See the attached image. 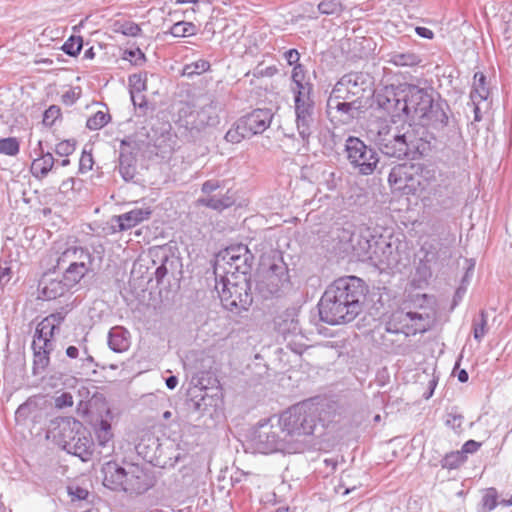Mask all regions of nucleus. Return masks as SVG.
Masks as SVG:
<instances>
[{
	"label": "nucleus",
	"instance_id": "59",
	"mask_svg": "<svg viewBox=\"0 0 512 512\" xmlns=\"http://www.w3.org/2000/svg\"><path fill=\"white\" fill-rule=\"evenodd\" d=\"M223 186H224V181H219L218 179H210V180L205 181L202 184L201 192L203 194H206V196H212L211 194L214 191L222 188Z\"/></svg>",
	"mask_w": 512,
	"mask_h": 512
},
{
	"label": "nucleus",
	"instance_id": "26",
	"mask_svg": "<svg viewBox=\"0 0 512 512\" xmlns=\"http://www.w3.org/2000/svg\"><path fill=\"white\" fill-rule=\"evenodd\" d=\"M119 173L125 181L132 180L136 174V156L126 140L121 141Z\"/></svg>",
	"mask_w": 512,
	"mask_h": 512
},
{
	"label": "nucleus",
	"instance_id": "39",
	"mask_svg": "<svg viewBox=\"0 0 512 512\" xmlns=\"http://www.w3.org/2000/svg\"><path fill=\"white\" fill-rule=\"evenodd\" d=\"M350 246L355 255L360 258H371L370 249L371 241L366 236L360 234H352L350 236Z\"/></svg>",
	"mask_w": 512,
	"mask_h": 512
},
{
	"label": "nucleus",
	"instance_id": "2",
	"mask_svg": "<svg viewBox=\"0 0 512 512\" xmlns=\"http://www.w3.org/2000/svg\"><path fill=\"white\" fill-rule=\"evenodd\" d=\"M367 293V285L356 276L334 280L318 303L320 319L329 325L353 321L362 312Z\"/></svg>",
	"mask_w": 512,
	"mask_h": 512
},
{
	"label": "nucleus",
	"instance_id": "29",
	"mask_svg": "<svg viewBox=\"0 0 512 512\" xmlns=\"http://www.w3.org/2000/svg\"><path fill=\"white\" fill-rule=\"evenodd\" d=\"M449 121L448 115L442 103L432 102L431 109H428L424 117L421 118L420 124L423 126H431L434 129H443Z\"/></svg>",
	"mask_w": 512,
	"mask_h": 512
},
{
	"label": "nucleus",
	"instance_id": "43",
	"mask_svg": "<svg viewBox=\"0 0 512 512\" xmlns=\"http://www.w3.org/2000/svg\"><path fill=\"white\" fill-rule=\"evenodd\" d=\"M467 459L460 451H452L447 453L440 461L441 467L449 470L458 468Z\"/></svg>",
	"mask_w": 512,
	"mask_h": 512
},
{
	"label": "nucleus",
	"instance_id": "47",
	"mask_svg": "<svg viewBox=\"0 0 512 512\" xmlns=\"http://www.w3.org/2000/svg\"><path fill=\"white\" fill-rule=\"evenodd\" d=\"M83 47V38L81 36H70L63 44L62 50L69 56H77Z\"/></svg>",
	"mask_w": 512,
	"mask_h": 512
},
{
	"label": "nucleus",
	"instance_id": "30",
	"mask_svg": "<svg viewBox=\"0 0 512 512\" xmlns=\"http://www.w3.org/2000/svg\"><path fill=\"white\" fill-rule=\"evenodd\" d=\"M157 447H159V438L152 434H146L140 439L139 443L135 446V449L137 454L146 462L150 464H159L160 462L155 456Z\"/></svg>",
	"mask_w": 512,
	"mask_h": 512
},
{
	"label": "nucleus",
	"instance_id": "13",
	"mask_svg": "<svg viewBox=\"0 0 512 512\" xmlns=\"http://www.w3.org/2000/svg\"><path fill=\"white\" fill-rule=\"evenodd\" d=\"M86 338L78 341V346L70 345L65 354L69 359V372L74 374L76 381H90V376L96 373L94 358L88 353L85 345Z\"/></svg>",
	"mask_w": 512,
	"mask_h": 512
},
{
	"label": "nucleus",
	"instance_id": "51",
	"mask_svg": "<svg viewBox=\"0 0 512 512\" xmlns=\"http://www.w3.org/2000/svg\"><path fill=\"white\" fill-rule=\"evenodd\" d=\"M464 417L458 413L457 408L453 407L450 412L447 413L445 425L454 431L458 432L462 428Z\"/></svg>",
	"mask_w": 512,
	"mask_h": 512
},
{
	"label": "nucleus",
	"instance_id": "34",
	"mask_svg": "<svg viewBox=\"0 0 512 512\" xmlns=\"http://www.w3.org/2000/svg\"><path fill=\"white\" fill-rule=\"evenodd\" d=\"M275 326L277 331L283 336L297 333L300 327L295 310H286L280 314L275 319Z\"/></svg>",
	"mask_w": 512,
	"mask_h": 512
},
{
	"label": "nucleus",
	"instance_id": "4",
	"mask_svg": "<svg viewBox=\"0 0 512 512\" xmlns=\"http://www.w3.org/2000/svg\"><path fill=\"white\" fill-rule=\"evenodd\" d=\"M52 434L55 443L68 454L88 462L93 457L94 441L90 430L73 417H57L52 421Z\"/></svg>",
	"mask_w": 512,
	"mask_h": 512
},
{
	"label": "nucleus",
	"instance_id": "31",
	"mask_svg": "<svg viewBox=\"0 0 512 512\" xmlns=\"http://www.w3.org/2000/svg\"><path fill=\"white\" fill-rule=\"evenodd\" d=\"M108 346L116 352L122 353L130 347V334L123 327H113L108 333Z\"/></svg>",
	"mask_w": 512,
	"mask_h": 512
},
{
	"label": "nucleus",
	"instance_id": "8",
	"mask_svg": "<svg viewBox=\"0 0 512 512\" xmlns=\"http://www.w3.org/2000/svg\"><path fill=\"white\" fill-rule=\"evenodd\" d=\"M253 262L254 255L246 245H231L218 254L214 272L221 276H246L250 279Z\"/></svg>",
	"mask_w": 512,
	"mask_h": 512
},
{
	"label": "nucleus",
	"instance_id": "38",
	"mask_svg": "<svg viewBox=\"0 0 512 512\" xmlns=\"http://www.w3.org/2000/svg\"><path fill=\"white\" fill-rule=\"evenodd\" d=\"M489 96V89L486 83V76L482 72L474 75L473 88L470 93L471 102L484 101Z\"/></svg>",
	"mask_w": 512,
	"mask_h": 512
},
{
	"label": "nucleus",
	"instance_id": "63",
	"mask_svg": "<svg viewBox=\"0 0 512 512\" xmlns=\"http://www.w3.org/2000/svg\"><path fill=\"white\" fill-rule=\"evenodd\" d=\"M80 95V87L71 88L62 95V102L66 105H73L79 99Z\"/></svg>",
	"mask_w": 512,
	"mask_h": 512
},
{
	"label": "nucleus",
	"instance_id": "24",
	"mask_svg": "<svg viewBox=\"0 0 512 512\" xmlns=\"http://www.w3.org/2000/svg\"><path fill=\"white\" fill-rule=\"evenodd\" d=\"M152 211L149 208H135L121 215L113 216L111 228L113 232L125 231L150 218Z\"/></svg>",
	"mask_w": 512,
	"mask_h": 512
},
{
	"label": "nucleus",
	"instance_id": "14",
	"mask_svg": "<svg viewBox=\"0 0 512 512\" xmlns=\"http://www.w3.org/2000/svg\"><path fill=\"white\" fill-rule=\"evenodd\" d=\"M296 128L303 141H308L317 125V110L312 95L294 97Z\"/></svg>",
	"mask_w": 512,
	"mask_h": 512
},
{
	"label": "nucleus",
	"instance_id": "64",
	"mask_svg": "<svg viewBox=\"0 0 512 512\" xmlns=\"http://www.w3.org/2000/svg\"><path fill=\"white\" fill-rule=\"evenodd\" d=\"M93 166V158L91 153L83 151L79 160V170L83 173L91 170Z\"/></svg>",
	"mask_w": 512,
	"mask_h": 512
},
{
	"label": "nucleus",
	"instance_id": "16",
	"mask_svg": "<svg viewBox=\"0 0 512 512\" xmlns=\"http://www.w3.org/2000/svg\"><path fill=\"white\" fill-rule=\"evenodd\" d=\"M255 450L262 454H271L276 452L291 453V445L282 439L279 434L269 427L267 430H260L253 439Z\"/></svg>",
	"mask_w": 512,
	"mask_h": 512
},
{
	"label": "nucleus",
	"instance_id": "7",
	"mask_svg": "<svg viewBox=\"0 0 512 512\" xmlns=\"http://www.w3.org/2000/svg\"><path fill=\"white\" fill-rule=\"evenodd\" d=\"M215 289L227 310H247L252 304L251 283L246 276H221V281L216 282Z\"/></svg>",
	"mask_w": 512,
	"mask_h": 512
},
{
	"label": "nucleus",
	"instance_id": "28",
	"mask_svg": "<svg viewBox=\"0 0 512 512\" xmlns=\"http://www.w3.org/2000/svg\"><path fill=\"white\" fill-rule=\"evenodd\" d=\"M412 166L398 164L394 166L388 176V181L392 187L397 190H403L407 187L413 188L414 178L412 175Z\"/></svg>",
	"mask_w": 512,
	"mask_h": 512
},
{
	"label": "nucleus",
	"instance_id": "17",
	"mask_svg": "<svg viewBox=\"0 0 512 512\" xmlns=\"http://www.w3.org/2000/svg\"><path fill=\"white\" fill-rule=\"evenodd\" d=\"M155 481L153 472L137 464H130L124 492L143 494L155 485Z\"/></svg>",
	"mask_w": 512,
	"mask_h": 512
},
{
	"label": "nucleus",
	"instance_id": "42",
	"mask_svg": "<svg viewBox=\"0 0 512 512\" xmlns=\"http://www.w3.org/2000/svg\"><path fill=\"white\" fill-rule=\"evenodd\" d=\"M473 336L478 342H481L488 331L487 314L481 310L479 316L473 319Z\"/></svg>",
	"mask_w": 512,
	"mask_h": 512
},
{
	"label": "nucleus",
	"instance_id": "53",
	"mask_svg": "<svg viewBox=\"0 0 512 512\" xmlns=\"http://www.w3.org/2000/svg\"><path fill=\"white\" fill-rule=\"evenodd\" d=\"M61 116V109L57 105H51L43 115V124L51 127L55 121Z\"/></svg>",
	"mask_w": 512,
	"mask_h": 512
},
{
	"label": "nucleus",
	"instance_id": "6",
	"mask_svg": "<svg viewBox=\"0 0 512 512\" xmlns=\"http://www.w3.org/2000/svg\"><path fill=\"white\" fill-rule=\"evenodd\" d=\"M429 305L421 307V312H394L385 325L387 335L404 334L405 336L425 333L430 330L436 320V310L432 298H427Z\"/></svg>",
	"mask_w": 512,
	"mask_h": 512
},
{
	"label": "nucleus",
	"instance_id": "9",
	"mask_svg": "<svg viewBox=\"0 0 512 512\" xmlns=\"http://www.w3.org/2000/svg\"><path fill=\"white\" fill-rule=\"evenodd\" d=\"M346 159L354 171L360 175L373 174L379 164L377 151L358 137L349 136L344 145Z\"/></svg>",
	"mask_w": 512,
	"mask_h": 512
},
{
	"label": "nucleus",
	"instance_id": "23",
	"mask_svg": "<svg viewBox=\"0 0 512 512\" xmlns=\"http://www.w3.org/2000/svg\"><path fill=\"white\" fill-rule=\"evenodd\" d=\"M194 374L197 378V384H203V382H207L208 384H219V381L216 377V368H214L215 361L214 359L206 354L204 351L197 352L194 354Z\"/></svg>",
	"mask_w": 512,
	"mask_h": 512
},
{
	"label": "nucleus",
	"instance_id": "27",
	"mask_svg": "<svg viewBox=\"0 0 512 512\" xmlns=\"http://www.w3.org/2000/svg\"><path fill=\"white\" fill-rule=\"evenodd\" d=\"M70 287L66 285L64 279L50 278L49 275H44L39 281L38 290L44 300H53L63 296Z\"/></svg>",
	"mask_w": 512,
	"mask_h": 512
},
{
	"label": "nucleus",
	"instance_id": "36",
	"mask_svg": "<svg viewBox=\"0 0 512 512\" xmlns=\"http://www.w3.org/2000/svg\"><path fill=\"white\" fill-rule=\"evenodd\" d=\"M45 403L43 396L29 397L24 403L19 405L15 411V421L17 424L24 423L30 416H32L40 407Z\"/></svg>",
	"mask_w": 512,
	"mask_h": 512
},
{
	"label": "nucleus",
	"instance_id": "40",
	"mask_svg": "<svg viewBox=\"0 0 512 512\" xmlns=\"http://www.w3.org/2000/svg\"><path fill=\"white\" fill-rule=\"evenodd\" d=\"M420 58L412 52H392L389 54L388 62L395 66L410 67L420 63Z\"/></svg>",
	"mask_w": 512,
	"mask_h": 512
},
{
	"label": "nucleus",
	"instance_id": "46",
	"mask_svg": "<svg viewBox=\"0 0 512 512\" xmlns=\"http://www.w3.org/2000/svg\"><path fill=\"white\" fill-rule=\"evenodd\" d=\"M318 10L325 15H340L344 7L338 0H323L318 4Z\"/></svg>",
	"mask_w": 512,
	"mask_h": 512
},
{
	"label": "nucleus",
	"instance_id": "45",
	"mask_svg": "<svg viewBox=\"0 0 512 512\" xmlns=\"http://www.w3.org/2000/svg\"><path fill=\"white\" fill-rule=\"evenodd\" d=\"M110 120L111 116L109 113L98 111L87 119L86 127L89 130H99L103 128Z\"/></svg>",
	"mask_w": 512,
	"mask_h": 512
},
{
	"label": "nucleus",
	"instance_id": "52",
	"mask_svg": "<svg viewBox=\"0 0 512 512\" xmlns=\"http://www.w3.org/2000/svg\"><path fill=\"white\" fill-rule=\"evenodd\" d=\"M172 445V440L171 439H166L164 440L163 442H160L159 441V447H157V452H156V457H157V460L161 463L159 464H152L153 466L155 467H160V468H163V469H170V466H171V463H168L166 461H164V453L165 452H168L166 449H169Z\"/></svg>",
	"mask_w": 512,
	"mask_h": 512
},
{
	"label": "nucleus",
	"instance_id": "49",
	"mask_svg": "<svg viewBox=\"0 0 512 512\" xmlns=\"http://www.w3.org/2000/svg\"><path fill=\"white\" fill-rule=\"evenodd\" d=\"M170 33L174 37L191 36L195 33V25L190 22L180 21V22L175 23L171 27Z\"/></svg>",
	"mask_w": 512,
	"mask_h": 512
},
{
	"label": "nucleus",
	"instance_id": "19",
	"mask_svg": "<svg viewBox=\"0 0 512 512\" xmlns=\"http://www.w3.org/2000/svg\"><path fill=\"white\" fill-rule=\"evenodd\" d=\"M51 257L56 262L54 269L62 270L65 266L92 265L93 257L90 252L80 246H69L63 251L54 252Z\"/></svg>",
	"mask_w": 512,
	"mask_h": 512
},
{
	"label": "nucleus",
	"instance_id": "60",
	"mask_svg": "<svg viewBox=\"0 0 512 512\" xmlns=\"http://www.w3.org/2000/svg\"><path fill=\"white\" fill-rule=\"evenodd\" d=\"M193 446L194 444L185 440L183 435L180 436L179 441L175 440V447L183 460L188 456L189 452L193 449Z\"/></svg>",
	"mask_w": 512,
	"mask_h": 512
},
{
	"label": "nucleus",
	"instance_id": "58",
	"mask_svg": "<svg viewBox=\"0 0 512 512\" xmlns=\"http://www.w3.org/2000/svg\"><path fill=\"white\" fill-rule=\"evenodd\" d=\"M210 68V63L206 60H198L195 63L186 66L185 71L187 74H201L203 72L208 71Z\"/></svg>",
	"mask_w": 512,
	"mask_h": 512
},
{
	"label": "nucleus",
	"instance_id": "44",
	"mask_svg": "<svg viewBox=\"0 0 512 512\" xmlns=\"http://www.w3.org/2000/svg\"><path fill=\"white\" fill-rule=\"evenodd\" d=\"M177 262L178 261L174 257H170L168 255H165L161 259V264L155 271V278L158 284L162 283L168 272L176 267Z\"/></svg>",
	"mask_w": 512,
	"mask_h": 512
},
{
	"label": "nucleus",
	"instance_id": "61",
	"mask_svg": "<svg viewBox=\"0 0 512 512\" xmlns=\"http://www.w3.org/2000/svg\"><path fill=\"white\" fill-rule=\"evenodd\" d=\"M119 31L126 36H138L141 33V28L134 22H125L120 25Z\"/></svg>",
	"mask_w": 512,
	"mask_h": 512
},
{
	"label": "nucleus",
	"instance_id": "18",
	"mask_svg": "<svg viewBox=\"0 0 512 512\" xmlns=\"http://www.w3.org/2000/svg\"><path fill=\"white\" fill-rule=\"evenodd\" d=\"M362 108V103L329 97L326 112L331 121L348 124L357 117Z\"/></svg>",
	"mask_w": 512,
	"mask_h": 512
},
{
	"label": "nucleus",
	"instance_id": "10",
	"mask_svg": "<svg viewBox=\"0 0 512 512\" xmlns=\"http://www.w3.org/2000/svg\"><path fill=\"white\" fill-rule=\"evenodd\" d=\"M187 404L193 411L213 418L223 408V386H189Z\"/></svg>",
	"mask_w": 512,
	"mask_h": 512
},
{
	"label": "nucleus",
	"instance_id": "25",
	"mask_svg": "<svg viewBox=\"0 0 512 512\" xmlns=\"http://www.w3.org/2000/svg\"><path fill=\"white\" fill-rule=\"evenodd\" d=\"M105 418L100 417L97 418L94 422H92V427L96 436L97 444L102 449H111L113 450V431L111 426L112 412L109 408L106 409Z\"/></svg>",
	"mask_w": 512,
	"mask_h": 512
},
{
	"label": "nucleus",
	"instance_id": "35",
	"mask_svg": "<svg viewBox=\"0 0 512 512\" xmlns=\"http://www.w3.org/2000/svg\"><path fill=\"white\" fill-rule=\"evenodd\" d=\"M39 157L32 162L31 172L36 178H44L54 166V157L50 152L44 153L42 142L38 141Z\"/></svg>",
	"mask_w": 512,
	"mask_h": 512
},
{
	"label": "nucleus",
	"instance_id": "54",
	"mask_svg": "<svg viewBox=\"0 0 512 512\" xmlns=\"http://www.w3.org/2000/svg\"><path fill=\"white\" fill-rule=\"evenodd\" d=\"M68 495L71 497V501H84L89 496V491L78 485H69L67 487Z\"/></svg>",
	"mask_w": 512,
	"mask_h": 512
},
{
	"label": "nucleus",
	"instance_id": "57",
	"mask_svg": "<svg viewBox=\"0 0 512 512\" xmlns=\"http://www.w3.org/2000/svg\"><path fill=\"white\" fill-rule=\"evenodd\" d=\"M123 59L129 60L134 65H141L145 62L146 57L145 54L139 48H137L135 50H126L124 52Z\"/></svg>",
	"mask_w": 512,
	"mask_h": 512
},
{
	"label": "nucleus",
	"instance_id": "15",
	"mask_svg": "<svg viewBox=\"0 0 512 512\" xmlns=\"http://www.w3.org/2000/svg\"><path fill=\"white\" fill-rule=\"evenodd\" d=\"M367 83L361 73H349L344 75L333 87L329 97H335L345 101L362 103L366 96Z\"/></svg>",
	"mask_w": 512,
	"mask_h": 512
},
{
	"label": "nucleus",
	"instance_id": "33",
	"mask_svg": "<svg viewBox=\"0 0 512 512\" xmlns=\"http://www.w3.org/2000/svg\"><path fill=\"white\" fill-rule=\"evenodd\" d=\"M306 73L304 66L301 64H296L292 70L291 79L293 84L295 85L292 88L294 92V97L304 95H312L313 93V84L309 81L305 80Z\"/></svg>",
	"mask_w": 512,
	"mask_h": 512
},
{
	"label": "nucleus",
	"instance_id": "3",
	"mask_svg": "<svg viewBox=\"0 0 512 512\" xmlns=\"http://www.w3.org/2000/svg\"><path fill=\"white\" fill-rule=\"evenodd\" d=\"M434 99L425 89L416 85L401 84L397 87L386 86L376 94V103L393 122L418 121L424 117Z\"/></svg>",
	"mask_w": 512,
	"mask_h": 512
},
{
	"label": "nucleus",
	"instance_id": "1",
	"mask_svg": "<svg viewBox=\"0 0 512 512\" xmlns=\"http://www.w3.org/2000/svg\"><path fill=\"white\" fill-rule=\"evenodd\" d=\"M340 414V404L330 396H314L300 401L279 416L281 431L290 437L322 438Z\"/></svg>",
	"mask_w": 512,
	"mask_h": 512
},
{
	"label": "nucleus",
	"instance_id": "48",
	"mask_svg": "<svg viewBox=\"0 0 512 512\" xmlns=\"http://www.w3.org/2000/svg\"><path fill=\"white\" fill-rule=\"evenodd\" d=\"M497 499V490L493 487L488 488L481 500V512H491L492 510H494L498 505Z\"/></svg>",
	"mask_w": 512,
	"mask_h": 512
},
{
	"label": "nucleus",
	"instance_id": "56",
	"mask_svg": "<svg viewBox=\"0 0 512 512\" xmlns=\"http://www.w3.org/2000/svg\"><path fill=\"white\" fill-rule=\"evenodd\" d=\"M172 440V447H170L169 449H166L168 452H165L164 453V461L168 463H171V466L170 468H174L175 465L179 462H182L183 459L182 457L180 456L179 452L177 451V448L175 447V439H171Z\"/></svg>",
	"mask_w": 512,
	"mask_h": 512
},
{
	"label": "nucleus",
	"instance_id": "11",
	"mask_svg": "<svg viewBox=\"0 0 512 512\" xmlns=\"http://www.w3.org/2000/svg\"><path fill=\"white\" fill-rule=\"evenodd\" d=\"M289 287L288 268L282 259L272 263L256 284V290L265 299L279 297Z\"/></svg>",
	"mask_w": 512,
	"mask_h": 512
},
{
	"label": "nucleus",
	"instance_id": "22",
	"mask_svg": "<svg viewBox=\"0 0 512 512\" xmlns=\"http://www.w3.org/2000/svg\"><path fill=\"white\" fill-rule=\"evenodd\" d=\"M103 485L112 491H124L127 481V469L116 461L106 462L101 469Z\"/></svg>",
	"mask_w": 512,
	"mask_h": 512
},
{
	"label": "nucleus",
	"instance_id": "37",
	"mask_svg": "<svg viewBox=\"0 0 512 512\" xmlns=\"http://www.w3.org/2000/svg\"><path fill=\"white\" fill-rule=\"evenodd\" d=\"M63 279L70 288L75 286L89 272L92 271V265H73L62 268Z\"/></svg>",
	"mask_w": 512,
	"mask_h": 512
},
{
	"label": "nucleus",
	"instance_id": "62",
	"mask_svg": "<svg viewBox=\"0 0 512 512\" xmlns=\"http://www.w3.org/2000/svg\"><path fill=\"white\" fill-rule=\"evenodd\" d=\"M66 314L63 312H56L48 315L43 320L46 322L47 325L54 326V329H56L58 332L60 330V325L65 319Z\"/></svg>",
	"mask_w": 512,
	"mask_h": 512
},
{
	"label": "nucleus",
	"instance_id": "5",
	"mask_svg": "<svg viewBox=\"0 0 512 512\" xmlns=\"http://www.w3.org/2000/svg\"><path fill=\"white\" fill-rule=\"evenodd\" d=\"M403 130L401 133L398 127L382 124L377 132L376 143L380 151L389 157L416 160L422 155L425 143L416 137L410 123L407 128L403 125Z\"/></svg>",
	"mask_w": 512,
	"mask_h": 512
},
{
	"label": "nucleus",
	"instance_id": "55",
	"mask_svg": "<svg viewBox=\"0 0 512 512\" xmlns=\"http://www.w3.org/2000/svg\"><path fill=\"white\" fill-rule=\"evenodd\" d=\"M75 146H76L75 140H64V141L59 142L56 145L55 152L59 156L67 157L74 152Z\"/></svg>",
	"mask_w": 512,
	"mask_h": 512
},
{
	"label": "nucleus",
	"instance_id": "21",
	"mask_svg": "<svg viewBox=\"0 0 512 512\" xmlns=\"http://www.w3.org/2000/svg\"><path fill=\"white\" fill-rule=\"evenodd\" d=\"M272 118L270 109H255L240 117V120L247 130V135L251 138L254 135L262 134L270 126Z\"/></svg>",
	"mask_w": 512,
	"mask_h": 512
},
{
	"label": "nucleus",
	"instance_id": "20",
	"mask_svg": "<svg viewBox=\"0 0 512 512\" xmlns=\"http://www.w3.org/2000/svg\"><path fill=\"white\" fill-rule=\"evenodd\" d=\"M219 123L218 107L214 100L200 107L197 111L190 114V120L187 124L191 129L201 131L209 126H215Z\"/></svg>",
	"mask_w": 512,
	"mask_h": 512
},
{
	"label": "nucleus",
	"instance_id": "50",
	"mask_svg": "<svg viewBox=\"0 0 512 512\" xmlns=\"http://www.w3.org/2000/svg\"><path fill=\"white\" fill-rule=\"evenodd\" d=\"M19 152V142L14 137L0 139V154L14 156Z\"/></svg>",
	"mask_w": 512,
	"mask_h": 512
},
{
	"label": "nucleus",
	"instance_id": "32",
	"mask_svg": "<svg viewBox=\"0 0 512 512\" xmlns=\"http://www.w3.org/2000/svg\"><path fill=\"white\" fill-rule=\"evenodd\" d=\"M235 203L234 197L228 189L225 194L217 197L216 195L200 197L196 201L197 206H204L215 211L221 212Z\"/></svg>",
	"mask_w": 512,
	"mask_h": 512
},
{
	"label": "nucleus",
	"instance_id": "41",
	"mask_svg": "<svg viewBox=\"0 0 512 512\" xmlns=\"http://www.w3.org/2000/svg\"><path fill=\"white\" fill-rule=\"evenodd\" d=\"M250 137L247 135V130H245V126L241 122L240 118L233 123L231 128L226 132L224 139L232 144H238L244 139H249Z\"/></svg>",
	"mask_w": 512,
	"mask_h": 512
},
{
	"label": "nucleus",
	"instance_id": "12",
	"mask_svg": "<svg viewBox=\"0 0 512 512\" xmlns=\"http://www.w3.org/2000/svg\"><path fill=\"white\" fill-rule=\"evenodd\" d=\"M58 331L54 326L47 325L42 320L36 327L34 339L32 342L33 349V374L41 375L45 372L50 363V353L54 349V335Z\"/></svg>",
	"mask_w": 512,
	"mask_h": 512
}]
</instances>
